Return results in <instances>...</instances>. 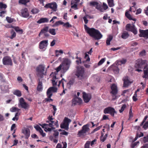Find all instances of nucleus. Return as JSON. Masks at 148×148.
<instances>
[{
    "mask_svg": "<svg viewBox=\"0 0 148 148\" xmlns=\"http://www.w3.org/2000/svg\"><path fill=\"white\" fill-rule=\"evenodd\" d=\"M84 27L87 33L95 40H99L102 37V35L98 30L94 28H90L86 25H84Z\"/></svg>",
    "mask_w": 148,
    "mask_h": 148,
    "instance_id": "1",
    "label": "nucleus"
},
{
    "mask_svg": "<svg viewBox=\"0 0 148 148\" xmlns=\"http://www.w3.org/2000/svg\"><path fill=\"white\" fill-rule=\"evenodd\" d=\"M37 75L38 77L42 78L44 75H46L47 70L45 69V66L42 64L38 65L36 68Z\"/></svg>",
    "mask_w": 148,
    "mask_h": 148,
    "instance_id": "2",
    "label": "nucleus"
},
{
    "mask_svg": "<svg viewBox=\"0 0 148 148\" xmlns=\"http://www.w3.org/2000/svg\"><path fill=\"white\" fill-rule=\"evenodd\" d=\"M71 61L68 59H65L63 61L61 64L62 65V72L64 73L69 68Z\"/></svg>",
    "mask_w": 148,
    "mask_h": 148,
    "instance_id": "3",
    "label": "nucleus"
},
{
    "mask_svg": "<svg viewBox=\"0 0 148 148\" xmlns=\"http://www.w3.org/2000/svg\"><path fill=\"white\" fill-rule=\"evenodd\" d=\"M84 69L82 67L77 66L76 75L79 79H82L85 78Z\"/></svg>",
    "mask_w": 148,
    "mask_h": 148,
    "instance_id": "4",
    "label": "nucleus"
},
{
    "mask_svg": "<svg viewBox=\"0 0 148 148\" xmlns=\"http://www.w3.org/2000/svg\"><path fill=\"white\" fill-rule=\"evenodd\" d=\"M112 91L110 92V93L112 94V100H114L117 99L118 97L116 95L118 92L117 87L116 85L114 84H113L111 87Z\"/></svg>",
    "mask_w": 148,
    "mask_h": 148,
    "instance_id": "5",
    "label": "nucleus"
},
{
    "mask_svg": "<svg viewBox=\"0 0 148 148\" xmlns=\"http://www.w3.org/2000/svg\"><path fill=\"white\" fill-rule=\"evenodd\" d=\"M71 121V120L68 118L65 117L63 121L60 125V127L62 129H64L67 130L69 129V123Z\"/></svg>",
    "mask_w": 148,
    "mask_h": 148,
    "instance_id": "6",
    "label": "nucleus"
},
{
    "mask_svg": "<svg viewBox=\"0 0 148 148\" xmlns=\"http://www.w3.org/2000/svg\"><path fill=\"white\" fill-rule=\"evenodd\" d=\"M147 61L143 60L141 59H139L136 61L135 67L136 68H142L145 67L147 64Z\"/></svg>",
    "mask_w": 148,
    "mask_h": 148,
    "instance_id": "7",
    "label": "nucleus"
},
{
    "mask_svg": "<svg viewBox=\"0 0 148 148\" xmlns=\"http://www.w3.org/2000/svg\"><path fill=\"white\" fill-rule=\"evenodd\" d=\"M3 64L5 65L12 66L13 65L12 59L10 57L6 56L2 59Z\"/></svg>",
    "mask_w": 148,
    "mask_h": 148,
    "instance_id": "8",
    "label": "nucleus"
},
{
    "mask_svg": "<svg viewBox=\"0 0 148 148\" xmlns=\"http://www.w3.org/2000/svg\"><path fill=\"white\" fill-rule=\"evenodd\" d=\"M125 29L128 31L132 32L134 35L137 34V31L135 25L134 24L131 25L130 24H127L125 26Z\"/></svg>",
    "mask_w": 148,
    "mask_h": 148,
    "instance_id": "9",
    "label": "nucleus"
},
{
    "mask_svg": "<svg viewBox=\"0 0 148 148\" xmlns=\"http://www.w3.org/2000/svg\"><path fill=\"white\" fill-rule=\"evenodd\" d=\"M103 113L105 114H109L112 117H114V114L117 113L114 109L111 107L105 108L103 110Z\"/></svg>",
    "mask_w": 148,
    "mask_h": 148,
    "instance_id": "10",
    "label": "nucleus"
},
{
    "mask_svg": "<svg viewBox=\"0 0 148 148\" xmlns=\"http://www.w3.org/2000/svg\"><path fill=\"white\" fill-rule=\"evenodd\" d=\"M58 5L55 2H53L51 3L46 4L45 6V8H50L53 11L56 12L57 10Z\"/></svg>",
    "mask_w": 148,
    "mask_h": 148,
    "instance_id": "11",
    "label": "nucleus"
},
{
    "mask_svg": "<svg viewBox=\"0 0 148 148\" xmlns=\"http://www.w3.org/2000/svg\"><path fill=\"white\" fill-rule=\"evenodd\" d=\"M19 105L22 108L25 110L28 109L29 105L26 102L24 99L23 97H21L19 100Z\"/></svg>",
    "mask_w": 148,
    "mask_h": 148,
    "instance_id": "12",
    "label": "nucleus"
},
{
    "mask_svg": "<svg viewBox=\"0 0 148 148\" xmlns=\"http://www.w3.org/2000/svg\"><path fill=\"white\" fill-rule=\"evenodd\" d=\"M57 88L54 87H51L49 88L47 92V95L49 98L51 97L53 95L52 92H57Z\"/></svg>",
    "mask_w": 148,
    "mask_h": 148,
    "instance_id": "13",
    "label": "nucleus"
},
{
    "mask_svg": "<svg viewBox=\"0 0 148 148\" xmlns=\"http://www.w3.org/2000/svg\"><path fill=\"white\" fill-rule=\"evenodd\" d=\"M84 101L86 103H88L91 99V95L89 93H86L85 92H82Z\"/></svg>",
    "mask_w": 148,
    "mask_h": 148,
    "instance_id": "14",
    "label": "nucleus"
},
{
    "mask_svg": "<svg viewBox=\"0 0 148 148\" xmlns=\"http://www.w3.org/2000/svg\"><path fill=\"white\" fill-rule=\"evenodd\" d=\"M88 126L89 125L88 124L84 125L82 127V130L79 131L78 134L80 136L86 133L89 130Z\"/></svg>",
    "mask_w": 148,
    "mask_h": 148,
    "instance_id": "15",
    "label": "nucleus"
},
{
    "mask_svg": "<svg viewBox=\"0 0 148 148\" xmlns=\"http://www.w3.org/2000/svg\"><path fill=\"white\" fill-rule=\"evenodd\" d=\"M22 132L25 136L26 139H28L30 135L29 129L27 128L24 127L22 130Z\"/></svg>",
    "mask_w": 148,
    "mask_h": 148,
    "instance_id": "16",
    "label": "nucleus"
},
{
    "mask_svg": "<svg viewBox=\"0 0 148 148\" xmlns=\"http://www.w3.org/2000/svg\"><path fill=\"white\" fill-rule=\"evenodd\" d=\"M139 32L140 33L139 35L140 37H144L146 38H148V29L146 30H143L140 29Z\"/></svg>",
    "mask_w": 148,
    "mask_h": 148,
    "instance_id": "17",
    "label": "nucleus"
},
{
    "mask_svg": "<svg viewBox=\"0 0 148 148\" xmlns=\"http://www.w3.org/2000/svg\"><path fill=\"white\" fill-rule=\"evenodd\" d=\"M48 44V40H44L41 41L39 44V48L40 49H43L47 47Z\"/></svg>",
    "mask_w": 148,
    "mask_h": 148,
    "instance_id": "18",
    "label": "nucleus"
},
{
    "mask_svg": "<svg viewBox=\"0 0 148 148\" xmlns=\"http://www.w3.org/2000/svg\"><path fill=\"white\" fill-rule=\"evenodd\" d=\"M21 13L22 16L24 18H27L29 16V13L28 12V9L26 8L21 10Z\"/></svg>",
    "mask_w": 148,
    "mask_h": 148,
    "instance_id": "19",
    "label": "nucleus"
},
{
    "mask_svg": "<svg viewBox=\"0 0 148 148\" xmlns=\"http://www.w3.org/2000/svg\"><path fill=\"white\" fill-rule=\"evenodd\" d=\"M123 81H124L123 86L124 87H127L131 83L128 79V76L125 77L123 79Z\"/></svg>",
    "mask_w": 148,
    "mask_h": 148,
    "instance_id": "20",
    "label": "nucleus"
},
{
    "mask_svg": "<svg viewBox=\"0 0 148 148\" xmlns=\"http://www.w3.org/2000/svg\"><path fill=\"white\" fill-rule=\"evenodd\" d=\"M47 119L50 121L51 123H52V125L53 126H56V127H58V121H53V119L52 118V116H49L48 117Z\"/></svg>",
    "mask_w": 148,
    "mask_h": 148,
    "instance_id": "21",
    "label": "nucleus"
},
{
    "mask_svg": "<svg viewBox=\"0 0 148 148\" xmlns=\"http://www.w3.org/2000/svg\"><path fill=\"white\" fill-rule=\"evenodd\" d=\"M64 81L66 82V81L64 79V78H62V79L61 80L59 81V83L58 84V86H59L60 84H62V86L63 88V92L62 93L60 94V95H63L64 94H65V90H66V89H64Z\"/></svg>",
    "mask_w": 148,
    "mask_h": 148,
    "instance_id": "22",
    "label": "nucleus"
},
{
    "mask_svg": "<svg viewBox=\"0 0 148 148\" xmlns=\"http://www.w3.org/2000/svg\"><path fill=\"white\" fill-rule=\"evenodd\" d=\"M42 128L44 129V130L45 131L47 132H51L52 130V129L49 128L48 127L47 124H43L42 125L40 124Z\"/></svg>",
    "mask_w": 148,
    "mask_h": 148,
    "instance_id": "23",
    "label": "nucleus"
},
{
    "mask_svg": "<svg viewBox=\"0 0 148 148\" xmlns=\"http://www.w3.org/2000/svg\"><path fill=\"white\" fill-rule=\"evenodd\" d=\"M74 83V79H70L69 82L67 83L66 87L69 89H70L73 86Z\"/></svg>",
    "mask_w": 148,
    "mask_h": 148,
    "instance_id": "24",
    "label": "nucleus"
},
{
    "mask_svg": "<svg viewBox=\"0 0 148 148\" xmlns=\"http://www.w3.org/2000/svg\"><path fill=\"white\" fill-rule=\"evenodd\" d=\"M38 82L37 88V90L38 91H42V81H40V79H38Z\"/></svg>",
    "mask_w": 148,
    "mask_h": 148,
    "instance_id": "25",
    "label": "nucleus"
},
{
    "mask_svg": "<svg viewBox=\"0 0 148 148\" xmlns=\"http://www.w3.org/2000/svg\"><path fill=\"white\" fill-rule=\"evenodd\" d=\"M49 21V19L46 18H40L37 21V23L41 24L45 23H47Z\"/></svg>",
    "mask_w": 148,
    "mask_h": 148,
    "instance_id": "26",
    "label": "nucleus"
},
{
    "mask_svg": "<svg viewBox=\"0 0 148 148\" xmlns=\"http://www.w3.org/2000/svg\"><path fill=\"white\" fill-rule=\"evenodd\" d=\"M144 75L142 76L143 78H147L148 76V67L145 66L143 70Z\"/></svg>",
    "mask_w": 148,
    "mask_h": 148,
    "instance_id": "27",
    "label": "nucleus"
},
{
    "mask_svg": "<svg viewBox=\"0 0 148 148\" xmlns=\"http://www.w3.org/2000/svg\"><path fill=\"white\" fill-rule=\"evenodd\" d=\"M128 11H127L125 13V16L129 20H133L134 21H136V19L135 18H133L131 14L128 13Z\"/></svg>",
    "mask_w": 148,
    "mask_h": 148,
    "instance_id": "28",
    "label": "nucleus"
},
{
    "mask_svg": "<svg viewBox=\"0 0 148 148\" xmlns=\"http://www.w3.org/2000/svg\"><path fill=\"white\" fill-rule=\"evenodd\" d=\"M82 102V100L80 98L78 97L76 95H75V104L77 103L80 104Z\"/></svg>",
    "mask_w": 148,
    "mask_h": 148,
    "instance_id": "29",
    "label": "nucleus"
},
{
    "mask_svg": "<svg viewBox=\"0 0 148 148\" xmlns=\"http://www.w3.org/2000/svg\"><path fill=\"white\" fill-rule=\"evenodd\" d=\"M129 35L128 32L126 31H124L122 34L121 37L123 39H126L129 36Z\"/></svg>",
    "mask_w": 148,
    "mask_h": 148,
    "instance_id": "30",
    "label": "nucleus"
},
{
    "mask_svg": "<svg viewBox=\"0 0 148 148\" xmlns=\"http://www.w3.org/2000/svg\"><path fill=\"white\" fill-rule=\"evenodd\" d=\"M14 29L15 31L19 34H22L23 32V30L22 29H21L19 27H15Z\"/></svg>",
    "mask_w": 148,
    "mask_h": 148,
    "instance_id": "31",
    "label": "nucleus"
},
{
    "mask_svg": "<svg viewBox=\"0 0 148 148\" xmlns=\"http://www.w3.org/2000/svg\"><path fill=\"white\" fill-rule=\"evenodd\" d=\"M112 39L113 37L111 35H110L108 36V37L107 38L106 42L107 45H110V41L112 40Z\"/></svg>",
    "mask_w": 148,
    "mask_h": 148,
    "instance_id": "32",
    "label": "nucleus"
},
{
    "mask_svg": "<svg viewBox=\"0 0 148 148\" xmlns=\"http://www.w3.org/2000/svg\"><path fill=\"white\" fill-rule=\"evenodd\" d=\"M75 59L76 60L75 62L76 64L77 65H79L81 64L82 63V58L80 57H79L78 56H76Z\"/></svg>",
    "mask_w": 148,
    "mask_h": 148,
    "instance_id": "33",
    "label": "nucleus"
},
{
    "mask_svg": "<svg viewBox=\"0 0 148 148\" xmlns=\"http://www.w3.org/2000/svg\"><path fill=\"white\" fill-rule=\"evenodd\" d=\"M98 4L99 3L97 2L92 1L90 3V6H96V8L97 9H99L98 8Z\"/></svg>",
    "mask_w": 148,
    "mask_h": 148,
    "instance_id": "34",
    "label": "nucleus"
},
{
    "mask_svg": "<svg viewBox=\"0 0 148 148\" xmlns=\"http://www.w3.org/2000/svg\"><path fill=\"white\" fill-rule=\"evenodd\" d=\"M13 94L18 97H21L22 95L21 91L18 90H15L13 92Z\"/></svg>",
    "mask_w": 148,
    "mask_h": 148,
    "instance_id": "35",
    "label": "nucleus"
},
{
    "mask_svg": "<svg viewBox=\"0 0 148 148\" xmlns=\"http://www.w3.org/2000/svg\"><path fill=\"white\" fill-rule=\"evenodd\" d=\"M7 7V5L6 4H4L2 2H0V9L5 10Z\"/></svg>",
    "mask_w": 148,
    "mask_h": 148,
    "instance_id": "36",
    "label": "nucleus"
},
{
    "mask_svg": "<svg viewBox=\"0 0 148 148\" xmlns=\"http://www.w3.org/2000/svg\"><path fill=\"white\" fill-rule=\"evenodd\" d=\"M11 34H12L11 36L9 37L11 39H12L15 38L16 36V34L13 29H12L11 31Z\"/></svg>",
    "mask_w": 148,
    "mask_h": 148,
    "instance_id": "37",
    "label": "nucleus"
},
{
    "mask_svg": "<svg viewBox=\"0 0 148 148\" xmlns=\"http://www.w3.org/2000/svg\"><path fill=\"white\" fill-rule=\"evenodd\" d=\"M48 32L52 35H55L56 34V29H49Z\"/></svg>",
    "mask_w": 148,
    "mask_h": 148,
    "instance_id": "38",
    "label": "nucleus"
},
{
    "mask_svg": "<svg viewBox=\"0 0 148 148\" xmlns=\"http://www.w3.org/2000/svg\"><path fill=\"white\" fill-rule=\"evenodd\" d=\"M144 135L143 133L142 132H140V135H139L138 133H137L136 136L135 138H134V140L133 141V142H134L136 141L138 138L139 137H140L142 136H143Z\"/></svg>",
    "mask_w": 148,
    "mask_h": 148,
    "instance_id": "39",
    "label": "nucleus"
},
{
    "mask_svg": "<svg viewBox=\"0 0 148 148\" xmlns=\"http://www.w3.org/2000/svg\"><path fill=\"white\" fill-rule=\"evenodd\" d=\"M49 27L48 26H46L44 27L42 29L41 31V33L43 34L45 33V32H47L49 31Z\"/></svg>",
    "mask_w": 148,
    "mask_h": 148,
    "instance_id": "40",
    "label": "nucleus"
},
{
    "mask_svg": "<svg viewBox=\"0 0 148 148\" xmlns=\"http://www.w3.org/2000/svg\"><path fill=\"white\" fill-rule=\"evenodd\" d=\"M30 0H19V3L20 4L25 5L26 3L29 2Z\"/></svg>",
    "mask_w": 148,
    "mask_h": 148,
    "instance_id": "41",
    "label": "nucleus"
},
{
    "mask_svg": "<svg viewBox=\"0 0 148 148\" xmlns=\"http://www.w3.org/2000/svg\"><path fill=\"white\" fill-rule=\"evenodd\" d=\"M63 25V27H64L67 29H68L70 27H71L72 26V25L70 24L68 22H67L65 23H64Z\"/></svg>",
    "mask_w": 148,
    "mask_h": 148,
    "instance_id": "42",
    "label": "nucleus"
},
{
    "mask_svg": "<svg viewBox=\"0 0 148 148\" xmlns=\"http://www.w3.org/2000/svg\"><path fill=\"white\" fill-rule=\"evenodd\" d=\"M127 62V60L125 59H122L121 60L118 61V64L119 65H121V64H125Z\"/></svg>",
    "mask_w": 148,
    "mask_h": 148,
    "instance_id": "43",
    "label": "nucleus"
},
{
    "mask_svg": "<svg viewBox=\"0 0 148 148\" xmlns=\"http://www.w3.org/2000/svg\"><path fill=\"white\" fill-rule=\"evenodd\" d=\"M6 20H7V21L8 23H12L14 22V19L13 18H12L10 17L7 16L6 17Z\"/></svg>",
    "mask_w": 148,
    "mask_h": 148,
    "instance_id": "44",
    "label": "nucleus"
},
{
    "mask_svg": "<svg viewBox=\"0 0 148 148\" xmlns=\"http://www.w3.org/2000/svg\"><path fill=\"white\" fill-rule=\"evenodd\" d=\"M64 23L61 21H59L56 22L54 24V26H57L60 25H63Z\"/></svg>",
    "mask_w": 148,
    "mask_h": 148,
    "instance_id": "45",
    "label": "nucleus"
},
{
    "mask_svg": "<svg viewBox=\"0 0 148 148\" xmlns=\"http://www.w3.org/2000/svg\"><path fill=\"white\" fill-rule=\"evenodd\" d=\"M39 10L36 8H34L32 10L31 12L32 14H35L38 13L39 12Z\"/></svg>",
    "mask_w": 148,
    "mask_h": 148,
    "instance_id": "46",
    "label": "nucleus"
},
{
    "mask_svg": "<svg viewBox=\"0 0 148 148\" xmlns=\"http://www.w3.org/2000/svg\"><path fill=\"white\" fill-rule=\"evenodd\" d=\"M73 97L72 101L69 103V106L71 107L73 106L74 105V95H72Z\"/></svg>",
    "mask_w": 148,
    "mask_h": 148,
    "instance_id": "47",
    "label": "nucleus"
},
{
    "mask_svg": "<svg viewBox=\"0 0 148 148\" xmlns=\"http://www.w3.org/2000/svg\"><path fill=\"white\" fill-rule=\"evenodd\" d=\"M126 105L125 104L123 105L121 108V109L120 110H119L120 112H122L126 108Z\"/></svg>",
    "mask_w": 148,
    "mask_h": 148,
    "instance_id": "48",
    "label": "nucleus"
},
{
    "mask_svg": "<svg viewBox=\"0 0 148 148\" xmlns=\"http://www.w3.org/2000/svg\"><path fill=\"white\" fill-rule=\"evenodd\" d=\"M54 133L53 134V136L55 138H58L59 132L56 130L54 131Z\"/></svg>",
    "mask_w": 148,
    "mask_h": 148,
    "instance_id": "49",
    "label": "nucleus"
},
{
    "mask_svg": "<svg viewBox=\"0 0 148 148\" xmlns=\"http://www.w3.org/2000/svg\"><path fill=\"white\" fill-rule=\"evenodd\" d=\"M84 58L85 59H86V62H89L90 61V58L89 56L86 53H85Z\"/></svg>",
    "mask_w": 148,
    "mask_h": 148,
    "instance_id": "50",
    "label": "nucleus"
},
{
    "mask_svg": "<svg viewBox=\"0 0 148 148\" xmlns=\"http://www.w3.org/2000/svg\"><path fill=\"white\" fill-rule=\"evenodd\" d=\"M19 109L15 107H12L10 109V111L11 112H15L16 111H18Z\"/></svg>",
    "mask_w": 148,
    "mask_h": 148,
    "instance_id": "51",
    "label": "nucleus"
},
{
    "mask_svg": "<svg viewBox=\"0 0 148 148\" xmlns=\"http://www.w3.org/2000/svg\"><path fill=\"white\" fill-rule=\"evenodd\" d=\"M137 97V94L136 93V92H135L134 96H133L132 99L133 101H136L138 100Z\"/></svg>",
    "mask_w": 148,
    "mask_h": 148,
    "instance_id": "52",
    "label": "nucleus"
},
{
    "mask_svg": "<svg viewBox=\"0 0 148 148\" xmlns=\"http://www.w3.org/2000/svg\"><path fill=\"white\" fill-rule=\"evenodd\" d=\"M34 127L37 131L38 132L42 129V128L40 127L38 125L34 126Z\"/></svg>",
    "mask_w": 148,
    "mask_h": 148,
    "instance_id": "53",
    "label": "nucleus"
},
{
    "mask_svg": "<svg viewBox=\"0 0 148 148\" xmlns=\"http://www.w3.org/2000/svg\"><path fill=\"white\" fill-rule=\"evenodd\" d=\"M7 11L4 10L3 11H2L0 12V16L1 17H3L4 16L3 14H5L6 13Z\"/></svg>",
    "mask_w": 148,
    "mask_h": 148,
    "instance_id": "54",
    "label": "nucleus"
},
{
    "mask_svg": "<svg viewBox=\"0 0 148 148\" xmlns=\"http://www.w3.org/2000/svg\"><path fill=\"white\" fill-rule=\"evenodd\" d=\"M108 5L110 7H111L114 6L113 1H108Z\"/></svg>",
    "mask_w": 148,
    "mask_h": 148,
    "instance_id": "55",
    "label": "nucleus"
},
{
    "mask_svg": "<svg viewBox=\"0 0 148 148\" xmlns=\"http://www.w3.org/2000/svg\"><path fill=\"white\" fill-rule=\"evenodd\" d=\"M61 69H62V65L61 64L56 69V71L57 73Z\"/></svg>",
    "mask_w": 148,
    "mask_h": 148,
    "instance_id": "56",
    "label": "nucleus"
},
{
    "mask_svg": "<svg viewBox=\"0 0 148 148\" xmlns=\"http://www.w3.org/2000/svg\"><path fill=\"white\" fill-rule=\"evenodd\" d=\"M105 61V59L104 58L101 59L98 64V65L99 66L102 64Z\"/></svg>",
    "mask_w": 148,
    "mask_h": 148,
    "instance_id": "57",
    "label": "nucleus"
},
{
    "mask_svg": "<svg viewBox=\"0 0 148 148\" xmlns=\"http://www.w3.org/2000/svg\"><path fill=\"white\" fill-rule=\"evenodd\" d=\"M101 127H102L101 125L100 126H99L98 127L96 128L95 129L93 130V131L92 132H91V134L95 132L101 128Z\"/></svg>",
    "mask_w": 148,
    "mask_h": 148,
    "instance_id": "58",
    "label": "nucleus"
},
{
    "mask_svg": "<svg viewBox=\"0 0 148 148\" xmlns=\"http://www.w3.org/2000/svg\"><path fill=\"white\" fill-rule=\"evenodd\" d=\"M40 133V134L42 137H44L46 136V134L45 133H44L43 130L42 129L41 130L38 131Z\"/></svg>",
    "mask_w": 148,
    "mask_h": 148,
    "instance_id": "59",
    "label": "nucleus"
},
{
    "mask_svg": "<svg viewBox=\"0 0 148 148\" xmlns=\"http://www.w3.org/2000/svg\"><path fill=\"white\" fill-rule=\"evenodd\" d=\"M146 51L145 50H143L139 53L140 56H143L145 55Z\"/></svg>",
    "mask_w": 148,
    "mask_h": 148,
    "instance_id": "60",
    "label": "nucleus"
},
{
    "mask_svg": "<svg viewBox=\"0 0 148 148\" xmlns=\"http://www.w3.org/2000/svg\"><path fill=\"white\" fill-rule=\"evenodd\" d=\"M56 81L52 77V79L51 80L53 86H56L57 85V82H56Z\"/></svg>",
    "mask_w": 148,
    "mask_h": 148,
    "instance_id": "61",
    "label": "nucleus"
},
{
    "mask_svg": "<svg viewBox=\"0 0 148 148\" xmlns=\"http://www.w3.org/2000/svg\"><path fill=\"white\" fill-rule=\"evenodd\" d=\"M3 75L1 73H0V80L3 82H5V80L3 79Z\"/></svg>",
    "mask_w": 148,
    "mask_h": 148,
    "instance_id": "62",
    "label": "nucleus"
},
{
    "mask_svg": "<svg viewBox=\"0 0 148 148\" xmlns=\"http://www.w3.org/2000/svg\"><path fill=\"white\" fill-rule=\"evenodd\" d=\"M148 127V121L146 122L143 126V128L145 129H147Z\"/></svg>",
    "mask_w": 148,
    "mask_h": 148,
    "instance_id": "63",
    "label": "nucleus"
},
{
    "mask_svg": "<svg viewBox=\"0 0 148 148\" xmlns=\"http://www.w3.org/2000/svg\"><path fill=\"white\" fill-rule=\"evenodd\" d=\"M119 69L117 67H116L115 69H114V72L115 73L118 74L119 73Z\"/></svg>",
    "mask_w": 148,
    "mask_h": 148,
    "instance_id": "64",
    "label": "nucleus"
}]
</instances>
